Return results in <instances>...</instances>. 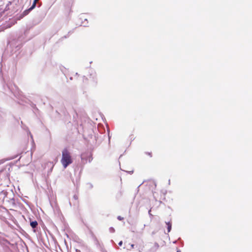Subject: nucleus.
<instances>
[{"instance_id":"f257e3e1","label":"nucleus","mask_w":252,"mask_h":252,"mask_svg":"<svg viewBox=\"0 0 252 252\" xmlns=\"http://www.w3.org/2000/svg\"><path fill=\"white\" fill-rule=\"evenodd\" d=\"M61 162L64 168H66L73 162L71 153L67 148H64L62 151Z\"/></svg>"},{"instance_id":"f03ea898","label":"nucleus","mask_w":252,"mask_h":252,"mask_svg":"<svg viewBox=\"0 0 252 252\" xmlns=\"http://www.w3.org/2000/svg\"><path fill=\"white\" fill-rule=\"evenodd\" d=\"M30 225L32 228H34L37 227V226L38 225V223L36 220L32 221L31 222Z\"/></svg>"},{"instance_id":"7ed1b4c3","label":"nucleus","mask_w":252,"mask_h":252,"mask_svg":"<svg viewBox=\"0 0 252 252\" xmlns=\"http://www.w3.org/2000/svg\"><path fill=\"white\" fill-rule=\"evenodd\" d=\"M37 2V1H36L35 0H34V1L32 3V6L28 10H32V9H33L35 7V5H36V2Z\"/></svg>"},{"instance_id":"20e7f679","label":"nucleus","mask_w":252,"mask_h":252,"mask_svg":"<svg viewBox=\"0 0 252 252\" xmlns=\"http://www.w3.org/2000/svg\"><path fill=\"white\" fill-rule=\"evenodd\" d=\"M167 225H168V232H170L171 229V223L170 222H166Z\"/></svg>"},{"instance_id":"39448f33","label":"nucleus","mask_w":252,"mask_h":252,"mask_svg":"<svg viewBox=\"0 0 252 252\" xmlns=\"http://www.w3.org/2000/svg\"><path fill=\"white\" fill-rule=\"evenodd\" d=\"M145 154L149 156L150 157H152V152H146Z\"/></svg>"},{"instance_id":"423d86ee","label":"nucleus","mask_w":252,"mask_h":252,"mask_svg":"<svg viewBox=\"0 0 252 252\" xmlns=\"http://www.w3.org/2000/svg\"><path fill=\"white\" fill-rule=\"evenodd\" d=\"M117 219L120 220H122L124 219L123 217L120 216L118 217Z\"/></svg>"},{"instance_id":"0eeeda50","label":"nucleus","mask_w":252,"mask_h":252,"mask_svg":"<svg viewBox=\"0 0 252 252\" xmlns=\"http://www.w3.org/2000/svg\"><path fill=\"white\" fill-rule=\"evenodd\" d=\"M123 244V242L122 241H120L119 243V246H122Z\"/></svg>"},{"instance_id":"6e6552de","label":"nucleus","mask_w":252,"mask_h":252,"mask_svg":"<svg viewBox=\"0 0 252 252\" xmlns=\"http://www.w3.org/2000/svg\"><path fill=\"white\" fill-rule=\"evenodd\" d=\"M73 197L75 199H78V196L77 195H74L73 196Z\"/></svg>"},{"instance_id":"1a4fd4ad","label":"nucleus","mask_w":252,"mask_h":252,"mask_svg":"<svg viewBox=\"0 0 252 252\" xmlns=\"http://www.w3.org/2000/svg\"><path fill=\"white\" fill-rule=\"evenodd\" d=\"M177 252H181L180 251H178Z\"/></svg>"}]
</instances>
